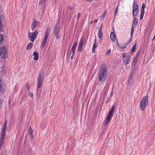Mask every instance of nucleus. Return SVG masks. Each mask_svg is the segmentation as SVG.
I'll return each mask as SVG.
<instances>
[{
    "label": "nucleus",
    "mask_w": 155,
    "mask_h": 155,
    "mask_svg": "<svg viewBox=\"0 0 155 155\" xmlns=\"http://www.w3.org/2000/svg\"><path fill=\"white\" fill-rule=\"evenodd\" d=\"M107 68L106 65L104 64H102L100 68V71L98 74V79L99 81L103 82L107 79Z\"/></svg>",
    "instance_id": "1"
},
{
    "label": "nucleus",
    "mask_w": 155,
    "mask_h": 155,
    "mask_svg": "<svg viewBox=\"0 0 155 155\" xmlns=\"http://www.w3.org/2000/svg\"><path fill=\"white\" fill-rule=\"evenodd\" d=\"M7 124V121L6 120L4 122L3 126L2 129V132L0 137V150H1L2 145L3 144L4 140L5 138Z\"/></svg>",
    "instance_id": "2"
},
{
    "label": "nucleus",
    "mask_w": 155,
    "mask_h": 155,
    "mask_svg": "<svg viewBox=\"0 0 155 155\" xmlns=\"http://www.w3.org/2000/svg\"><path fill=\"white\" fill-rule=\"evenodd\" d=\"M148 103V96L147 95L143 97L140 102V108L142 111L144 110L145 107L147 106Z\"/></svg>",
    "instance_id": "3"
},
{
    "label": "nucleus",
    "mask_w": 155,
    "mask_h": 155,
    "mask_svg": "<svg viewBox=\"0 0 155 155\" xmlns=\"http://www.w3.org/2000/svg\"><path fill=\"white\" fill-rule=\"evenodd\" d=\"M45 75L43 71H41L38 74L37 79L38 86V88H40L44 81Z\"/></svg>",
    "instance_id": "4"
},
{
    "label": "nucleus",
    "mask_w": 155,
    "mask_h": 155,
    "mask_svg": "<svg viewBox=\"0 0 155 155\" xmlns=\"http://www.w3.org/2000/svg\"><path fill=\"white\" fill-rule=\"evenodd\" d=\"M60 30L59 21L58 20L55 23V26L53 30L54 34L56 38H58Z\"/></svg>",
    "instance_id": "5"
},
{
    "label": "nucleus",
    "mask_w": 155,
    "mask_h": 155,
    "mask_svg": "<svg viewBox=\"0 0 155 155\" xmlns=\"http://www.w3.org/2000/svg\"><path fill=\"white\" fill-rule=\"evenodd\" d=\"M114 105H113L112 106V107L109 111L108 116L107 117L106 120V123L105 124V125H106L109 122H110L111 120V119L112 118V117L113 116V115L114 113Z\"/></svg>",
    "instance_id": "6"
},
{
    "label": "nucleus",
    "mask_w": 155,
    "mask_h": 155,
    "mask_svg": "<svg viewBox=\"0 0 155 155\" xmlns=\"http://www.w3.org/2000/svg\"><path fill=\"white\" fill-rule=\"evenodd\" d=\"M138 7L137 2L134 0L133 4L132 13L133 17L136 16L138 14Z\"/></svg>",
    "instance_id": "7"
},
{
    "label": "nucleus",
    "mask_w": 155,
    "mask_h": 155,
    "mask_svg": "<svg viewBox=\"0 0 155 155\" xmlns=\"http://www.w3.org/2000/svg\"><path fill=\"white\" fill-rule=\"evenodd\" d=\"M38 31L37 30L32 33H29V37H30V39L31 42H33L34 41L38 35Z\"/></svg>",
    "instance_id": "8"
},
{
    "label": "nucleus",
    "mask_w": 155,
    "mask_h": 155,
    "mask_svg": "<svg viewBox=\"0 0 155 155\" xmlns=\"http://www.w3.org/2000/svg\"><path fill=\"white\" fill-rule=\"evenodd\" d=\"M50 31V28H48L45 33V35L44 37V40H43V43H42L41 46L44 48L48 38L49 35Z\"/></svg>",
    "instance_id": "9"
},
{
    "label": "nucleus",
    "mask_w": 155,
    "mask_h": 155,
    "mask_svg": "<svg viewBox=\"0 0 155 155\" xmlns=\"http://www.w3.org/2000/svg\"><path fill=\"white\" fill-rule=\"evenodd\" d=\"M7 49L6 48L2 47L0 48V55L3 58H7Z\"/></svg>",
    "instance_id": "10"
},
{
    "label": "nucleus",
    "mask_w": 155,
    "mask_h": 155,
    "mask_svg": "<svg viewBox=\"0 0 155 155\" xmlns=\"http://www.w3.org/2000/svg\"><path fill=\"white\" fill-rule=\"evenodd\" d=\"M84 39L83 37H81L80 41V43L78 47V51H81L82 49L83 44L84 42Z\"/></svg>",
    "instance_id": "11"
},
{
    "label": "nucleus",
    "mask_w": 155,
    "mask_h": 155,
    "mask_svg": "<svg viewBox=\"0 0 155 155\" xmlns=\"http://www.w3.org/2000/svg\"><path fill=\"white\" fill-rule=\"evenodd\" d=\"M39 22L37 21L35 19H33L32 22L31 24V26L32 27V31H33L35 28L39 24Z\"/></svg>",
    "instance_id": "12"
},
{
    "label": "nucleus",
    "mask_w": 155,
    "mask_h": 155,
    "mask_svg": "<svg viewBox=\"0 0 155 155\" xmlns=\"http://www.w3.org/2000/svg\"><path fill=\"white\" fill-rule=\"evenodd\" d=\"M110 37L112 42H114L115 41L116 36L114 32H112L111 33Z\"/></svg>",
    "instance_id": "13"
},
{
    "label": "nucleus",
    "mask_w": 155,
    "mask_h": 155,
    "mask_svg": "<svg viewBox=\"0 0 155 155\" xmlns=\"http://www.w3.org/2000/svg\"><path fill=\"white\" fill-rule=\"evenodd\" d=\"M77 46V42H75L73 45L71 50V51H72L73 53H75V49Z\"/></svg>",
    "instance_id": "14"
},
{
    "label": "nucleus",
    "mask_w": 155,
    "mask_h": 155,
    "mask_svg": "<svg viewBox=\"0 0 155 155\" xmlns=\"http://www.w3.org/2000/svg\"><path fill=\"white\" fill-rule=\"evenodd\" d=\"M33 54L34 56V59L35 60H38L39 58L38 53L37 51H35L33 53Z\"/></svg>",
    "instance_id": "15"
},
{
    "label": "nucleus",
    "mask_w": 155,
    "mask_h": 155,
    "mask_svg": "<svg viewBox=\"0 0 155 155\" xmlns=\"http://www.w3.org/2000/svg\"><path fill=\"white\" fill-rule=\"evenodd\" d=\"M33 44L32 43H30L28 45L26 48V50H30L32 47Z\"/></svg>",
    "instance_id": "16"
},
{
    "label": "nucleus",
    "mask_w": 155,
    "mask_h": 155,
    "mask_svg": "<svg viewBox=\"0 0 155 155\" xmlns=\"http://www.w3.org/2000/svg\"><path fill=\"white\" fill-rule=\"evenodd\" d=\"M137 45V41L135 42V44L133 46L131 49V52L133 53L136 50V46Z\"/></svg>",
    "instance_id": "17"
},
{
    "label": "nucleus",
    "mask_w": 155,
    "mask_h": 155,
    "mask_svg": "<svg viewBox=\"0 0 155 155\" xmlns=\"http://www.w3.org/2000/svg\"><path fill=\"white\" fill-rule=\"evenodd\" d=\"M4 38L3 35L0 34V44L2 43L4 41Z\"/></svg>",
    "instance_id": "18"
},
{
    "label": "nucleus",
    "mask_w": 155,
    "mask_h": 155,
    "mask_svg": "<svg viewBox=\"0 0 155 155\" xmlns=\"http://www.w3.org/2000/svg\"><path fill=\"white\" fill-rule=\"evenodd\" d=\"M3 65L2 64H0V73L1 74L4 72V69H3Z\"/></svg>",
    "instance_id": "19"
},
{
    "label": "nucleus",
    "mask_w": 155,
    "mask_h": 155,
    "mask_svg": "<svg viewBox=\"0 0 155 155\" xmlns=\"http://www.w3.org/2000/svg\"><path fill=\"white\" fill-rule=\"evenodd\" d=\"M130 61V58H127L124 61V63L125 64V65H126L128 64L129 61Z\"/></svg>",
    "instance_id": "20"
},
{
    "label": "nucleus",
    "mask_w": 155,
    "mask_h": 155,
    "mask_svg": "<svg viewBox=\"0 0 155 155\" xmlns=\"http://www.w3.org/2000/svg\"><path fill=\"white\" fill-rule=\"evenodd\" d=\"M28 134L29 135H32V132L33 131V130H32V128L31 127H29L28 128Z\"/></svg>",
    "instance_id": "21"
},
{
    "label": "nucleus",
    "mask_w": 155,
    "mask_h": 155,
    "mask_svg": "<svg viewBox=\"0 0 155 155\" xmlns=\"http://www.w3.org/2000/svg\"><path fill=\"white\" fill-rule=\"evenodd\" d=\"M133 76V74L132 73H131L130 77H129L128 80V83H130V82L131 80H132V77Z\"/></svg>",
    "instance_id": "22"
},
{
    "label": "nucleus",
    "mask_w": 155,
    "mask_h": 155,
    "mask_svg": "<svg viewBox=\"0 0 155 155\" xmlns=\"http://www.w3.org/2000/svg\"><path fill=\"white\" fill-rule=\"evenodd\" d=\"M138 23V19L135 17L134 19V22L133 23V25H135L136 26L137 24Z\"/></svg>",
    "instance_id": "23"
},
{
    "label": "nucleus",
    "mask_w": 155,
    "mask_h": 155,
    "mask_svg": "<svg viewBox=\"0 0 155 155\" xmlns=\"http://www.w3.org/2000/svg\"><path fill=\"white\" fill-rule=\"evenodd\" d=\"M134 25H133V24L132 25V28H131V32H130V35H131V36H132L134 34Z\"/></svg>",
    "instance_id": "24"
},
{
    "label": "nucleus",
    "mask_w": 155,
    "mask_h": 155,
    "mask_svg": "<svg viewBox=\"0 0 155 155\" xmlns=\"http://www.w3.org/2000/svg\"><path fill=\"white\" fill-rule=\"evenodd\" d=\"M136 64L137 63H132V69H133V72H134L135 69L136 68Z\"/></svg>",
    "instance_id": "25"
},
{
    "label": "nucleus",
    "mask_w": 155,
    "mask_h": 155,
    "mask_svg": "<svg viewBox=\"0 0 155 155\" xmlns=\"http://www.w3.org/2000/svg\"><path fill=\"white\" fill-rule=\"evenodd\" d=\"M140 53V51H139L136 54L134 58L137 59L139 58Z\"/></svg>",
    "instance_id": "26"
},
{
    "label": "nucleus",
    "mask_w": 155,
    "mask_h": 155,
    "mask_svg": "<svg viewBox=\"0 0 155 155\" xmlns=\"http://www.w3.org/2000/svg\"><path fill=\"white\" fill-rule=\"evenodd\" d=\"M145 7H146L145 4V3H143L142 4V7H141V9H142L143 10V9L144 10V8H145Z\"/></svg>",
    "instance_id": "27"
},
{
    "label": "nucleus",
    "mask_w": 155,
    "mask_h": 155,
    "mask_svg": "<svg viewBox=\"0 0 155 155\" xmlns=\"http://www.w3.org/2000/svg\"><path fill=\"white\" fill-rule=\"evenodd\" d=\"M102 33H98V35L99 38H102Z\"/></svg>",
    "instance_id": "28"
},
{
    "label": "nucleus",
    "mask_w": 155,
    "mask_h": 155,
    "mask_svg": "<svg viewBox=\"0 0 155 155\" xmlns=\"http://www.w3.org/2000/svg\"><path fill=\"white\" fill-rule=\"evenodd\" d=\"M26 87L27 88L28 90L29 91L30 90V86L29 85V84H26Z\"/></svg>",
    "instance_id": "29"
},
{
    "label": "nucleus",
    "mask_w": 155,
    "mask_h": 155,
    "mask_svg": "<svg viewBox=\"0 0 155 155\" xmlns=\"http://www.w3.org/2000/svg\"><path fill=\"white\" fill-rule=\"evenodd\" d=\"M2 22L1 21V19L0 18V31L2 30Z\"/></svg>",
    "instance_id": "30"
},
{
    "label": "nucleus",
    "mask_w": 155,
    "mask_h": 155,
    "mask_svg": "<svg viewBox=\"0 0 155 155\" xmlns=\"http://www.w3.org/2000/svg\"><path fill=\"white\" fill-rule=\"evenodd\" d=\"M96 40H95V43L93 46V49H95V48L97 47V46L95 45V42H96Z\"/></svg>",
    "instance_id": "31"
},
{
    "label": "nucleus",
    "mask_w": 155,
    "mask_h": 155,
    "mask_svg": "<svg viewBox=\"0 0 155 155\" xmlns=\"http://www.w3.org/2000/svg\"><path fill=\"white\" fill-rule=\"evenodd\" d=\"M137 59L135 58L133 60V63H137Z\"/></svg>",
    "instance_id": "32"
},
{
    "label": "nucleus",
    "mask_w": 155,
    "mask_h": 155,
    "mask_svg": "<svg viewBox=\"0 0 155 155\" xmlns=\"http://www.w3.org/2000/svg\"><path fill=\"white\" fill-rule=\"evenodd\" d=\"M107 12V11H105L104 12V13L102 15V16L103 17V18H104V17L105 15L106 14Z\"/></svg>",
    "instance_id": "33"
},
{
    "label": "nucleus",
    "mask_w": 155,
    "mask_h": 155,
    "mask_svg": "<svg viewBox=\"0 0 155 155\" xmlns=\"http://www.w3.org/2000/svg\"><path fill=\"white\" fill-rule=\"evenodd\" d=\"M74 54H75V53H73L72 54V55H71V59H73V57H74Z\"/></svg>",
    "instance_id": "34"
},
{
    "label": "nucleus",
    "mask_w": 155,
    "mask_h": 155,
    "mask_svg": "<svg viewBox=\"0 0 155 155\" xmlns=\"http://www.w3.org/2000/svg\"><path fill=\"white\" fill-rule=\"evenodd\" d=\"M144 9L143 10L142 9H141V14H144Z\"/></svg>",
    "instance_id": "35"
},
{
    "label": "nucleus",
    "mask_w": 155,
    "mask_h": 155,
    "mask_svg": "<svg viewBox=\"0 0 155 155\" xmlns=\"http://www.w3.org/2000/svg\"><path fill=\"white\" fill-rule=\"evenodd\" d=\"M102 33V29H99V30H98V33Z\"/></svg>",
    "instance_id": "36"
},
{
    "label": "nucleus",
    "mask_w": 155,
    "mask_h": 155,
    "mask_svg": "<svg viewBox=\"0 0 155 155\" xmlns=\"http://www.w3.org/2000/svg\"><path fill=\"white\" fill-rule=\"evenodd\" d=\"M132 36H131V38H130V39L129 41L127 44V45L128 44H129L131 42V39H132Z\"/></svg>",
    "instance_id": "37"
},
{
    "label": "nucleus",
    "mask_w": 155,
    "mask_h": 155,
    "mask_svg": "<svg viewBox=\"0 0 155 155\" xmlns=\"http://www.w3.org/2000/svg\"><path fill=\"white\" fill-rule=\"evenodd\" d=\"M127 45H126L125 46V45H123L121 47V48H122L123 49H124L126 47V46Z\"/></svg>",
    "instance_id": "38"
},
{
    "label": "nucleus",
    "mask_w": 155,
    "mask_h": 155,
    "mask_svg": "<svg viewBox=\"0 0 155 155\" xmlns=\"http://www.w3.org/2000/svg\"><path fill=\"white\" fill-rule=\"evenodd\" d=\"M118 8V6H117V7L116 9V10L115 11V15H116L117 13Z\"/></svg>",
    "instance_id": "39"
},
{
    "label": "nucleus",
    "mask_w": 155,
    "mask_h": 155,
    "mask_svg": "<svg viewBox=\"0 0 155 155\" xmlns=\"http://www.w3.org/2000/svg\"><path fill=\"white\" fill-rule=\"evenodd\" d=\"M29 95L30 97H31L32 98L33 97V94L32 93H30L29 94Z\"/></svg>",
    "instance_id": "40"
},
{
    "label": "nucleus",
    "mask_w": 155,
    "mask_h": 155,
    "mask_svg": "<svg viewBox=\"0 0 155 155\" xmlns=\"http://www.w3.org/2000/svg\"><path fill=\"white\" fill-rule=\"evenodd\" d=\"M81 16V14L79 13H78V18H77V19L79 18Z\"/></svg>",
    "instance_id": "41"
},
{
    "label": "nucleus",
    "mask_w": 155,
    "mask_h": 155,
    "mask_svg": "<svg viewBox=\"0 0 155 155\" xmlns=\"http://www.w3.org/2000/svg\"><path fill=\"white\" fill-rule=\"evenodd\" d=\"M122 56L123 58H124L125 57H126V55L124 53L122 55Z\"/></svg>",
    "instance_id": "42"
},
{
    "label": "nucleus",
    "mask_w": 155,
    "mask_h": 155,
    "mask_svg": "<svg viewBox=\"0 0 155 155\" xmlns=\"http://www.w3.org/2000/svg\"><path fill=\"white\" fill-rule=\"evenodd\" d=\"M102 24H101L99 28V29H102Z\"/></svg>",
    "instance_id": "43"
},
{
    "label": "nucleus",
    "mask_w": 155,
    "mask_h": 155,
    "mask_svg": "<svg viewBox=\"0 0 155 155\" xmlns=\"http://www.w3.org/2000/svg\"><path fill=\"white\" fill-rule=\"evenodd\" d=\"M110 52H111V50L110 49H109L108 50V51H107V52L106 53H110Z\"/></svg>",
    "instance_id": "44"
},
{
    "label": "nucleus",
    "mask_w": 155,
    "mask_h": 155,
    "mask_svg": "<svg viewBox=\"0 0 155 155\" xmlns=\"http://www.w3.org/2000/svg\"><path fill=\"white\" fill-rule=\"evenodd\" d=\"M117 45L119 46L120 48H121V46L120 45H119L118 42L117 41Z\"/></svg>",
    "instance_id": "45"
},
{
    "label": "nucleus",
    "mask_w": 155,
    "mask_h": 155,
    "mask_svg": "<svg viewBox=\"0 0 155 155\" xmlns=\"http://www.w3.org/2000/svg\"><path fill=\"white\" fill-rule=\"evenodd\" d=\"M97 19H95L94 21H93L96 23L97 22Z\"/></svg>",
    "instance_id": "46"
},
{
    "label": "nucleus",
    "mask_w": 155,
    "mask_h": 155,
    "mask_svg": "<svg viewBox=\"0 0 155 155\" xmlns=\"http://www.w3.org/2000/svg\"><path fill=\"white\" fill-rule=\"evenodd\" d=\"M0 91L1 93H3L4 91V90L3 89H2L0 90Z\"/></svg>",
    "instance_id": "47"
},
{
    "label": "nucleus",
    "mask_w": 155,
    "mask_h": 155,
    "mask_svg": "<svg viewBox=\"0 0 155 155\" xmlns=\"http://www.w3.org/2000/svg\"><path fill=\"white\" fill-rule=\"evenodd\" d=\"M131 57V56L129 54H128L127 55V58H130V57Z\"/></svg>",
    "instance_id": "48"
},
{
    "label": "nucleus",
    "mask_w": 155,
    "mask_h": 155,
    "mask_svg": "<svg viewBox=\"0 0 155 155\" xmlns=\"http://www.w3.org/2000/svg\"><path fill=\"white\" fill-rule=\"evenodd\" d=\"M95 49L93 48L92 49V52H95Z\"/></svg>",
    "instance_id": "49"
},
{
    "label": "nucleus",
    "mask_w": 155,
    "mask_h": 155,
    "mask_svg": "<svg viewBox=\"0 0 155 155\" xmlns=\"http://www.w3.org/2000/svg\"><path fill=\"white\" fill-rule=\"evenodd\" d=\"M31 136V138H32V139H33L34 137V135H32H32H30Z\"/></svg>",
    "instance_id": "50"
},
{
    "label": "nucleus",
    "mask_w": 155,
    "mask_h": 155,
    "mask_svg": "<svg viewBox=\"0 0 155 155\" xmlns=\"http://www.w3.org/2000/svg\"><path fill=\"white\" fill-rule=\"evenodd\" d=\"M143 15H144V14H141V15H140V16H141V17H143Z\"/></svg>",
    "instance_id": "51"
},
{
    "label": "nucleus",
    "mask_w": 155,
    "mask_h": 155,
    "mask_svg": "<svg viewBox=\"0 0 155 155\" xmlns=\"http://www.w3.org/2000/svg\"><path fill=\"white\" fill-rule=\"evenodd\" d=\"M45 0H41V2H40V3L39 4H40V3H42V2L43 1H44Z\"/></svg>",
    "instance_id": "52"
},
{
    "label": "nucleus",
    "mask_w": 155,
    "mask_h": 155,
    "mask_svg": "<svg viewBox=\"0 0 155 155\" xmlns=\"http://www.w3.org/2000/svg\"><path fill=\"white\" fill-rule=\"evenodd\" d=\"M155 40V35L154 36V37H153V39H152V40Z\"/></svg>",
    "instance_id": "53"
},
{
    "label": "nucleus",
    "mask_w": 155,
    "mask_h": 155,
    "mask_svg": "<svg viewBox=\"0 0 155 155\" xmlns=\"http://www.w3.org/2000/svg\"><path fill=\"white\" fill-rule=\"evenodd\" d=\"M0 83H1V84L2 85V81L1 80V79H0Z\"/></svg>",
    "instance_id": "54"
},
{
    "label": "nucleus",
    "mask_w": 155,
    "mask_h": 155,
    "mask_svg": "<svg viewBox=\"0 0 155 155\" xmlns=\"http://www.w3.org/2000/svg\"><path fill=\"white\" fill-rule=\"evenodd\" d=\"M143 18V17H141V16L140 17V20L142 19Z\"/></svg>",
    "instance_id": "55"
},
{
    "label": "nucleus",
    "mask_w": 155,
    "mask_h": 155,
    "mask_svg": "<svg viewBox=\"0 0 155 155\" xmlns=\"http://www.w3.org/2000/svg\"><path fill=\"white\" fill-rule=\"evenodd\" d=\"M68 8L69 9H70V10H72V8L69 7H68Z\"/></svg>",
    "instance_id": "56"
},
{
    "label": "nucleus",
    "mask_w": 155,
    "mask_h": 155,
    "mask_svg": "<svg viewBox=\"0 0 155 155\" xmlns=\"http://www.w3.org/2000/svg\"><path fill=\"white\" fill-rule=\"evenodd\" d=\"M134 71L133 72V69H132V71L131 72V73H132L133 74L134 73Z\"/></svg>",
    "instance_id": "57"
},
{
    "label": "nucleus",
    "mask_w": 155,
    "mask_h": 155,
    "mask_svg": "<svg viewBox=\"0 0 155 155\" xmlns=\"http://www.w3.org/2000/svg\"><path fill=\"white\" fill-rule=\"evenodd\" d=\"M87 0L89 2H91L92 1V0Z\"/></svg>",
    "instance_id": "58"
},
{
    "label": "nucleus",
    "mask_w": 155,
    "mask_h": 155,
    "mask_svg": "<svg viewBox=\"0 0 155 155\" xmlns=\"http://www.w3.org/2000/svg\"><path fill=\"white\" fill-rule=\"evenodd\" d=\"M93 22V21H91V22L90 23V24H92Z\"/></svg>",
    "instance_id": "59"
},
{
    "label": "nucleus",
    "mask_w": 155,
    "mask_h": 155,
    "mask_svg": "<svg viewBox=\"0 0 155 155\" xmlns=\"http://www.w3.org/2000/svg\"><path fill=\"white\" fill-rule=\"evenodd\" d=\"M38 91V89H37V91Z\"/></svg>",
    "instance_id": "60"
}]
</instances>
